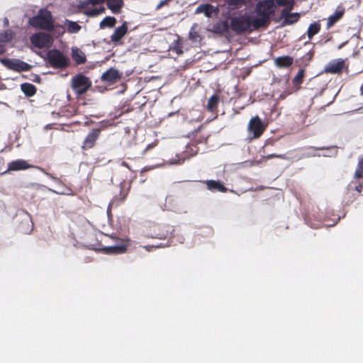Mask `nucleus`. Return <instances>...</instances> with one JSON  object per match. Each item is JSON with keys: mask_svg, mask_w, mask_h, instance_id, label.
<instances>
[{"mask_svg": "<svg viewBox=\"0 0 363 363\" xmlns=\"http://www.w3.org/2000/svg\"><path fill=\"white\" fill-rule=\"evenodd\" d=\"M276 6L272 0L259 1L255 7V12L259 18L252 19V26L255 28L265 27L269 23L271 16L275 13Z\"/></svg>", "mask_w": 363, "mask_h": 363, "instance_id": "f257e3e1", "label": "nucleus"}, {"mask_svg": "<svg viewBox=\"0 0 363 363\" xmlns=\"http://www.w3.org/2000/svg\"><path fill=\"white\" fill-rule=\"evenodd\" d=\"M252 26V20L247 15H241L233 17L230 20V24L227 21L222 22L218 26L223 32L228 31L230 28L233 31L237 34H242L249 30Z\"/></svg>", "mask_w": 363, "mask_h": 363, "instance_id": "f03ea898", "label": "nucleus"}, {"mask_svg": "<svg viewBox=\"0 0 363 363\" xmlns=\"http://www.w3.org/2000/svg\"><path fill=\"white\" fill-rule=\"evenodd\" d=\"M28 23L33 28L46 31L54 29V19L50 11L47 9H40L37 15L28 19Z\"/></svg>", "mask_w": 363, "mask_h": 363, "instance_id": "7ed1b4c3", "label": "nucleus"}, {"mask_svg": "<svg viewBox=\"0 0 363 363\" xmlns=\"http://www.w3.org/2000/svg\"><path fill=\"white\" fill-rule=\"evenodd\" d=\"M47 60L52 67L64 69L69 65V59L59 50L52 49L48 52Z\"/></svg>", "mask_w": 363, "mask_h": 363, "instance_id": "20e7f679", "label": "nucleus"}, {"mask_svg": "<svg viewBox=\"0 0 363 363\" xmlns=\"http://www.w3.org/2000/svg\"><path fill=\"white\" fill-rule=\"evenodd\" d=\"M91 81L82 74L74 76L71 82V87L77 95L85 94L91 86Z\"/></svg>", "mask_w": 363, "mask_h": 363, "instance_id": "39448f33", "label": "nucleus"}, {"mask_svg": "<svg viewBox=\"0 0 363 363\" xmlns=\"http://www.w3.org/2000/svg\"><path fill=\"white\" fill-rule=\"evenodd\" d=\"M114 240L116 245L103 247L101 251L106 255H120L126 252L129 244L128 240L111 236Z\"/></svg>", "mask_w": 363, "mask_h": 363, "instance_id": "423d86ee", "label": "nucleus"}, {"mask_svg": "<svg viewBox=\"0 0 363 363\" xmlns=\"http://www.w3.org/2000/svg\"><path fill=\"white\" fill-rule=\"evenodd\" d=\"M0 62L8 69L16 72L30 71L33 66L19 59L0 58Z\"/></svg>", "mask_w": 363, "mask_h": 363, "instance_id": "0eeeda50", "label": "nucleus"}, {"mask_svg": "<svg viewBox=\"0 0 363 363\" xmlns=\"http://www.w3.org/2000/svg\"><path fill=\"white\" fill-rule=\"evenodd\" d=\"M30 40L31 44L34 47L40 49L50 48L53 42L51 35L44 32H40L32 35Z\"/></svg>", "mask_w": 363, "mask_h": 363, "instance_id": "6e6552de", "label": "nucleus"}, {"mask_svg": "<svg viewBox=\"0 0 363 363\" xmlns=\"http://www.w3.org/2000/svg\"><path fill=\"white\" fill-rule=\"evenodd\" d=\"M101 129L100 128L91 129L85 137L82 145V150H88L95 147L97 140L101 135Z\"/></svg>", "mask_w": 363, "mask_h": 363, "instance_id": "1a4fd4ad", "label": "nucleus"}, {"mask_svg": "<svg viewBox=\"0 0 363 363\" xmlns=\"http://www.w3.org/2000/svg\"><path fill=\"white\" fill-rule=\"evenodd\" d=\"M265 128L262 120L257 116L250 119L247 127L248 130L252 133L255 138H259L264 133Z\"/></svg>", "mask_w": 363, "mask_h": 363, "instance_id": "9d476101", "label": "nucleus"}, {"mask_svg": "<svg viewBox=\"0 0 363 363\" xmlns=\"http://www.w3.org/2000/svg\"><path fill=\"white\" fill-rule=\"evenodd\" d=\"M345 67V60L342 59H337L331 61L325 67V72L330 74H341Z\"/></svg>", "mask_w": 363, "mask_h": 363, "instance_id": "9b49d317", "label": "nucleus"}, {"mask_svg": "<svg viewBox=\"0 0 363 363\" xmlns=\"http://www.w3.org/2000/svg\"><path fill=\"white\" fill-rule=\"evenodd\" d=\"M128 31V22L124 21L122 25L116 28L113 33L111 35V40L114 44H118Z\"/></svg>", "mask_w": 363, "mask_h": 363, "instance_id": "f8f14e48", "label": "nucleus"}, {"mask_svg": "<svg viewBox=\"0 0 363 363\" xmlns=\"http://www.w3.org/2000/svg\"><path fill=\"white\" fill-rule=\"evenodd\" d=\"M120 188L121 190L119 194L115 196L108 205L107 210L108 213L111 211V208L112 206H118L121 203L123 202L129 193V189L125 188V185L121 184Z\"/></svg>", "mask_w": 363, "mask_h": 363, "instance_id": "ddd939ff", "label": "nucleus"}, {"mask_svg": "<svg viewBox=\"0 0 363 363\" xmlns=\"http://www.w3.org/2000/svg\"><path fill=\"white\" fill-rule=\"evenodd\" d=\"M35 167L34 166L28 164L26 160H16L8 164V171H20Z\"/></svg>", "mask_w": 363, "mask_h": 363, "instance_id": "4468645a", "label": "nucleus"}, {"mask_svg": "<svg viewBox=\"0 0 363 363\" xmlns=\"http://www.w3.org/2000/svg\"><path fill=\"white\" fill-rule=\"evenodd\" d=\"M203 183L206 184L207 189L211 191H220L222 193H225L228 191V188L225 187L224 184L218 180H206L203 181Z\"/></svg>", "mask_w": 363, "mask_h": 363, "instance_id": "2eb2a0df", "label": "nucleus"}, {"mask_svg": "<svg viewBox=\"0 0 363 363\" xmlns=\"http://www.w3.org/2000/svg\"><path fill=\"white\" fill-rule=\"evenodd\" d=\"M121 78V74L117 69L111 68L105 72L101 76V80L107 82L110 84L114 83L117 79Z\"/></svg>", "mask_w": 363, "mask_h": 363, "instance_id": "dca6fc26", "label": "nucleus"}, {"mask_svg": "<svg viewBox=\"0 0 363 363\" xmlns=\"http://www.w3.org/2000/svg\"><path fill=\"white\" fill-rule=\"evenodd\" d=\"M315 50H313V48H312L301 57L296 60V65L298 67L305 68L309 65L310 62L313 60Z\"/></svg>", "mask_w": 363, "mask_h": 363, "instance_id": "f3484780", "label": "nucleus"}, {"mask_svg": "<svg viewBox=\"0 0 363 363\" xmlns=\"http://www.w3.org/2000/svg\"><path fill=\"white\" fill-rule=\"evenodd\" d=\"M218 9L209 4H201L197 7L196 13H203L206 17H211L213 13H216Z\"/></svg>", "mask_w": 363, "mask_h": 363, "instance_id": "a211bd4d", "label": "nucleus"}, {"mask_svg": "<svg viewBox=\"0 0 363 363\" xmlns=\"http://www.w3.org/2000/svg\"><path fill=\"white\" fill-rule=\"evenodd\" d=\"M294 59L291 56L278 57L274 60L275 65L279 68H288L292 65Z\"/></svg>", "mask_w": 363, "mask_h": 363, "instance_id": "6ab92c4d", "label": "nucleus"}, {"mask_svg": "<svg viewBox=\"0 0 363 363\" xmlns=\"http://www.w3.org/2000/svg\"><path fill=\"white\" fill-rule=\"evenodd\" d=\"M107 7L115 14L121 12V9L123 6V0H106Z\"/></svg>", "mask_w": 363, "mask_h": 363, "instance_id": "aec40b11", "label": "nucleus"}, {"mask_svg": "<svg viewBox=\"0 0 363 363\" xmlns=\"http://www.w3.org/2000/svg\"><path fill=\"white\" fill-rule=\"evenodd\" d=\"M72 59L77 65L84 64L86 60L85 54L79 48L72 49Z\"/></svg>", "mask_w": 363, "mask_h": 363, "instance_id": "412c9836", "label": "nucleus"}, {"mask_svg": "<svg viewBox=\"0 0 363 363\" xmlns=\"http://www.w3.org/2000/svg\"><path fill=\"white\" fill-rule=\"evenodd\" d=\"M21 89L24 94L28 97L34 96L37 91L36 87L30 83L22 84L21 85Z\"/></svg>", "mask_w": 363, "mask_h": 363, "instance_id": "4be33fe9", "label": "nucleus"}, {"mask_svg": "<svg viewBox=\"0 0 363 363\" xmlns=\"http://www.w3.org/2000/svg\"><path fill=\"white\" fill-rule=\"evenodd\" d=\"M344 15V11H337L329 16L327 22V28L333 27Z\"/></svg>", "mask_w": 363, "mask_h": 363, "instance_id": "5701e85b", "label": "nucleus"}, {"mask_svg": "<svg viewBox=\"0 0 363 363\" xmlns=\"http://www.w3.org/2000/svg\"><path fill=\"white\" fill-rule=\"evenodd\" d=\"M117 23V21L113 16H106L105 17L100 23V28H104L105 27L107 28H113Z\"/></svg>", "mask_w": 363, "mask_h": 363, "instance_id": "b1692460", "label": "nucleus"}, {"mask_svg": "<svg viewBox=\"0 0 363 363\" xmlns=\"http://www.w3.org/2000/svg\"><path fill=\"white\" fill-rule=\"evenodd\" d=\"M218 102L219 96L216 94H213L208 101L207 109L211 112L214 111L218 107Z\"/></svg>", "mask_w": 363, "mask_h": 363, "instance_id": "393cba45", "label": "nucleus"}, {"mask_svg": "<svg viewBox=\"0 0 363 363\" xmlns=\"http://www.w3.org/2000/svg\"><path fill=\"white\" fill-rule=\"evenodd\" d=\"M320 30V25L318 23H311L307 30L308 38L311 40L312 38L318 33Z\"/></svg>", "mask_w": 363, "mask_h": 363, "instance_id": "a878e982", "label": "nucleus"}, {"mask_svg": "<svg viewBox=\"0 0 363 363\" xmlns=\"http://www.w3.org/2000/svg\"><path fill=\"white\" fill-rule=\"evenodd\" d=\"M305 72H306V70H305L304 67H301L298 70L296 75L293 79V84L295 86H300L303 83V79L305 77Z\"/></svg>", "mask_w": 363, "mask_h": 363, "instance_id": "bb28decb", "label": "nucleus"}, {"mask_svg": "<svg viewBox=\"0 0 363 363\" xmlns=\"http://www.w3.org/2000/svg\"><path fill=\"white\" fill-rule=\"evenodd\" d=\"M13 38V33L11 30H6L0 33V43H9Z\"/></svg>", "mask_w": 363, "mask_h": 363, "instance_id": "cd10ccee", "label": "nucleus"}, {"mask_svg": "<svg viewBox=\"0 0 363 363\" xmlns=\"http://www.w3.org/2000/svg\"><path fill=\"white\" fill-rule=\"evenodd\" d=\"M67 24L68 32L70 33H78L81 29V26L76 22L67 21Z\"/></svg>", "mask_w": 363, "mask_h": 363, "instance_id": "c85d7f7f", "label": "nucleus"}, {"mask_svg": "<svg viewBox=\"0 0 363 363\" xmlns=\"http://www.w3.org/2000/svg\"><path fill=\"white\" fill-rule=\"evenodd\" d=\"M300 16L298 13H293L289 16L286 20H284V25H291L298 21Z\"/></svg>", "mask_w": 363, "mask_h": 363, "instance_id": "c756f323", "label": "nucleus"}, {"mask_svg": "<svg viewBox=\"0 0 363 363\" xmlns=\"http://www.w3.org/2000/svg\"><path fill=\"white\" fill-rule=\"evenodd\" d=\"M306 148L308 149V150L309 149H313V150H335L334 155H335L337 154V146L318 147L309 146V147H307Z\"/></svg>", "mask_w": 363, "mask_h": 363, "instance_id": "7c9ffc66", "label": "nucleus"}, {"mask_svg": "<svg viewBox=\"0 0 363 363\" xmlns=\"http://www.w3.org/2000/svg\"><path fill=\"white\" fill-rule=\"evenodd\" d=\"M277 139H269L266 141L264 145L263 146V152L265 153L267 151V149L269 146H274L277 143Z\"/></svg>", "mask_w": 363, "mask_h": 363, "instance_id": "2f4dec72", "label": "nucleus"}, {"mask_svg": "<svg viewBox=\"0 0 363 363\" xmlns=\"http://www.w3.org/2000/svg\"><path fill=\"white\" fill-rule=\"evenodd\" d=\"M267 160H270L272 158H279L282 160H288V157L285 154H269L264 157Z\"/></svg>", "mask_w": 363, "mask_h": 363, "instance_id": "473e14b6", "label": "nucleus"}, {"mask_svg": "<svg viewBox=\"0 0 363 363\" xmlns=\"http://www.w3.org/2000/svg\"><path fill=\"white\" fill-rule=\"evenodd\" d=\"M55 32L56 33L59 35H63L65 32V29L64 26L59 25V24H55L54 23V29L51 32Z\"/></svg>", "mask_w": 363, "mask_h": 363, "instance_id": "72a5a7b5", "label": "nucleus"}, {"mask_svg": "<svg viewBox=\"0 0 363 363\" xmlns=\"http://www.w3.org/2000/svg\"><path fill=\"white\" fill-rule=\"evenodd\" d=\"M292 9V7H290L289 9L286 8L281 10V17L284 18V20H286L287 18H289V16H290L291 10Z\"/></svg>", "mask_w": 363, "mask_h": 363, "instance_id": "f704fd0d", "label": "nucleus"}, {"mask_svg": "<svg viewBox=\"0 0 363 363\" xmlns=\"http://www.w3.org/2000/svg\"><path fill=\"white\" fill-rule=\"evenodd\" d=\"M349 188H351L352 189L353 186H352V183L350 184L349 186ZM354 189L355 191H357L359 194H360L363 189V182H359L358 184H357L356 182L354 183Z\"/></svg>", "mask_w": 363, "mask_h": 363, "instance_id": "c9c22d12", "label": "nucleus"}, {"mask_svg": "<svg viewBox=\"0 0 363 363\" xmlns=\"http://www.w3.org/2000/svg\"><path fill=\"white\" fill-rule=\"evenodd\" d=\"M172 50H174L178 55H180L183 52L182 46L180 45V43L178 41L175 43L174 47L172 48Z\"/></svg>", "mask_w": 363, "mask_h": 363, "instance_id": "e433bc0d", "label": "nucleus"}, {"mask_svg": "<svg viewBox=\"0 0 363 363\" xmlns=\"http://www.w3.org/2000/svg\"><path fill=\"white\" fill-rule=\"evenodd\" d=\"M354 176L357 179L363 178V168L357 167V168L354 172Z\"/></svg>", "mask_w": 363, "mask_h": 363, "instance_id": "4c0bfd02", "label": "nucleus"}, {"mask_svg": "<svg viewBox=\"0 0 363 363\" xmlns=\"http://www.w3.org/2000/svg\"><path fill=\"white\" fill-rule=\"evenodd\" d=\"M293 0H276V2L279 6H287Z\"/></svg>", "mask_w": 363, "mask_h": 363, "instance_id": "58836bf2", "label": "nucleus"}, {"mask_svg": "<svg viewBox=\"0 0 363 363\" xmlns=\"http://www.w3.org/2000/svg\"><path fill=\"white\" fill-rule=\"evenodd\" d=\"M88 15L91 16H96L99 15L98 9H94L88 11Z\"/></svg>", "mask_w": 363, "mask_h": 363, "instance_id": "ea45409f", "label": "nucleus"}, {"mask_svg": "<svg viewBox=\"0 0 363 363\" xmlns=\"http://www.w3.org/2000/svg\"><path fill=\"white\" fill-rule=\"evenodd\" d=\"M169 0H162L161 1L159 4L156 6V9H161L163 6L166 5Z\"/></svg>", "mask_w": 363, "mask_h": 363, "instance_id": "a19ab883", "label": "nucleus"}, {"mask_svg": "<svg viewBox=\"0 0 363 363\" xmlns=\"http://www.w3.org/2000/svg\"><path fill=\"white\" fill-rule=\"evenodd\" d=\"M89 3L92 5H96L99 4H102L105 1V0H88Z\"/></svg>", "mask_w": 363, "mask_h": 363, "instance_id": "79ce46f5", "label": "nucleus"}, {"mask_svg": "<svg viewBox=\"0 0 363 363\" xmlns=\"http://www.w3.org/2000/svg\"><path fill=\"white\" fill-rule=\"evenodd\" d=\"M6 48L4 45L0 44V55H3L6 52Z\"/></svg>", "mask_w": 363, "mask_h": 363, "instance_id": "37998d69", "label": "nucleus"}, {"mask_svg": "<svg viewBox=\"0 0 363 363\" xmlns=\"http://www.w3.org/2000/svg\"><path fill=\"white\" fill-rule=\"evenodd\" d=\"M98 11H99V14L105 12V8L102 6V7L98 9Z\"/></svg>", "mask_w": 363, "mask_h": 363, "instance_id": "c03bdc74", "label": "nucleus"}, {"mask_svg": "<svg viewBox=\"0 0 363 363\" xmlns=\"http://www.w3.org/2000/svg\"><path fill=\"white\" fill-rule=\"evenodd\" d=\"M152 147H154V145H152V144L149 145L146 147L145 151H147V150H149L150 148H152Z\"/></svg>", "mask_w": 363, "mask_h": 363, "instance_id": "a18cd8bd", "label": "nucleus"}, {"mask_svg": "<svg viewBox=\"0 0 363 363\" xmlns=\"http://www.w3.org/2000/svg\"><path fill=\"white\" fill-rule=\"evenodd\" d=\"M360 94L363 95V85H362L360 87Z\"/></svg>", "mask_w": 363, "mask_h": 363, "instance_id": "49530a36", "label": "nucleus"}, {"mask_svg": "<svg viewBox=\"0 0 363 363\" xmlns=\"http://www.w3.org/2000/svg\"><path fill=\"white\" fill-rule=\"evenodd\" d=\"M36 168H38V169H40V170L43 171V169H42V168H40V167H36Z\"/></svg>", "mask_w": 363, "mask_h": 363, "instance_id": "de8ad7c7", "label": "nucleus"}]
</instances>
